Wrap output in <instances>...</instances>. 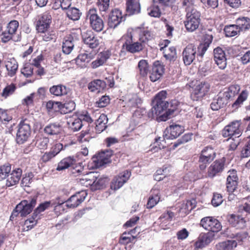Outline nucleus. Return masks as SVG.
<instances>
[{
    "instance_id": "58",
    "label": "nucleus",
    "mask_w": 250,
    "mask_h": 250,
    "mask_svg": "<svg viewBox=\"0 0 250 250\" xmlns=\"http://www.w3.org/2000/svg\"><path fill=\"white\" fill-rule=\"evenodd\" d=\"M97 6L101 12H106L110 5V0H98Z\"/></svg>"
},
{
    "instance_id": "16",
    "label": "nucleus",
    "mask_w": 250,
    "mask_h": 250,
    "mask_svg": "<svg viewBox=\"0 0 250 250\" xmlns=\"http://www.w3.org/2000/svg\"><path fill=\"white\" fill-rule=\"evenodd\" d=\"M52 18L50 14L45 12L38 17L36 28L38 32H43L50 28Z\"/></svg>"
},
{
    "instance_id": "6",
    "label": "nucleus",
    "mask_w": 250,
    "mask_h": 250,
    "mask_svg": "<svg viewBox=\"0 0 250 250\" xmlns=\"http://www.w3.org/2000/svg\"><path fill=\"white\" fill-rule=\"evenodd\" d=\"M186 20L185 25L187 30L193 32L196 30L200 22V13L197 10H190L186 12Z\"/></svg>"
},
{
    "instance_id": "54",
    "label": "nucleus",
    "mask_w": 250,
    "mask_h": 250,
    "mask_svg": "<svg viewBox=\"0 0 250 250\" xmlns=\"http://www.w3.org/2000/svg\"><path fill=\"white\" fill-rule=\"evenodd\" d=\"M143 48L142 43L136 42L128 45L126 44V50L128 52L134 53L140 52Z\"/></svg>"
},
{
    "instance_id": "53",
    "label": "nucleus",
    "mask_w": 250,
    "mask_h": 250,
    "mask_svg": "<svg viewBox=\"0 0 250 250\" xmlns=\"http://www.w3.org/2000/svg\"><path fill=\"white\" fill-rule=\"evenodd\" d=\"M138 66L140 74L143 76H146L149 70L147 62L145 60H141L139 61Z\"/></svg>"
},
{
    "instance_id": "4",
    "label": "nucleus",
    "mask_w": 250,
    "mask_h": 250,
    "mask_svg": "<svg viewBox=\"0 0 250 250\" xmlns=\"http://www.w3.org/2000/svg\"><path fill=\"white\" fill-rule=\"evenodd\" d=\"M184 131V127L179 125H172L167 128L163 135L164 138L158 137L155 139L154 145L156 147L157 146L159 149L164 148V146H161V141L165 139H173L180 136Z\"/></svg>"
},
{
    "instance_id": "41",
    "label": "nucleus",
    "mask_w": 250,
    "mask_h": 250,
    "mask_svg": "<svg viewBox=\"0 0 250 250\" xmlns=\"http://www.w3.org/2000/svg\"><path fill=\"white\" fill-rule=\"evenodd\" d=\"M61 131V125L59 124L56 123L49 124L44 128V132L51 135L58 134L60 133Z\"/></svg>"
},
{
    "instance_id": "25",
    "label": "nucleus",
    "mask_w": 250,
    "mask_h": 250,
    "mask_svg": "<svg viewBox=\"0 0 250 250\" xmlns=\"http://www.w3.org/2000/svg\"><path fill=\"white\" fill-rule=\"evenodd\" d=\"M22 173V170L20 168L14 169L7 177L6 183V186L11 187L17 184L21 179Z\"/></svg>"
},
{
    "instance_id": "51",
    "label": "nucleus",
    "mask_w": 250,
    "mask_h": 250,
    "mask_svg": "<svg viewBox=\"0 0 250 250\" xmlns=\"http://www.w3.org/2000/svg\"><path fill=\"white\" fill-rule=\"evenodd\" d=\"M12 117L8 115L6 111L0 108V121L2 122L3 124L6 125L7 123H10V127H11L15 124L14 123H12Z\"/></svg>"
},
{
    "instance_id": "48",
    "label": "nucleus",
    "mask_w": 250,
    "mask_h": 250,
    "mask_svg": "<svg viewBox=\"0 0 250 250\" xmlns=\"http://www.w3.org/2000/svg\"><path fill=\"white\" fill-rule=\"evenodd\" d=\"M107 122L106 116L102 114L96 121V130L100 132L104 130L106 127V124Z\"/></svg>"
},
{
    "instance_id": "34",
    "label": "nucleus",
    "mask_w": 250,
    "mask_h": 250,
    "mask_svg": "<svg viewBox=\"0 0 250 250\" xmlns=\"http://www.w3.org/2000/svg\"><path fill=\"white\" fill-rule=\"evenodd\" d=\"M240 89V88L239 85L233 84L227 88L226 91L221 92L223 93L224 97L229 102V100L231 99L239 93Z\"/></svg>"
},
{
    "instance_id": "52",
    "label": "nucleus",
    "mask_w": 250,
    "mask_h": 250,
    "mask_svg": "<svg viewBox=\"0 0 250 250\" xmlns=\"http://www.w3.org/2000/svg\"><path fill=\"white\" fill-rule=\"evenodd\" d=\"M142 103L141 99L136 94L128 96V106H136Z\"/></svg>"
},
{
    "instance_id": "49",
    "label": "nucleus",
    "mask_w": 250,
    "mask_h": 250,
    "mask_svg": "<svg viewBox=\"0 0 250 250\" xmlns=\"http://www.w3.org/2000/svg\"><path fill=\"white\" fill-rule=\"evenodd\" d=\"M157 4L153 2L147 9L148 15L152 17L159 18L161 16V11Z\"/></svg>"
},
{
    "instance_id": "40",
    "label": "nucleus",
    "mask_w": 250,
    "mask_h": 250,
    "mask_svg": "<svg viewBox=\"0 0 250 250\" xmlns=\"http://www.w3.org/2000/svg\"><path fill=\"white\" fill-rule=\"evenodd\" d=\"M161 51H163L164 57L169 61H174L176 58V50L174 47L168 48H161Z\"/></svg>"
},
{
    "instance_id": "60",
    "label": "nucleus",
    "mask_w": 250,
    "mask_h": 250,
    "mask_svg": "<svg viewBox=\"0 0 250 250\" xmlns=\"http://www.w3.org/2000/svg\"><path fill=\"white\" fill-rule=\"evenodd\" d=\"M48 202H53L54 203L51 204V207H54V210L55 212H57L58 210H59V211L61 210L62 211L64 210L63 204L64 202L62 201H60V199L57 198L55 200L49 201Z\"/></svg>"
},
{
    "instance_id": "47",
    "label": "nucleus",
    "mask_w": 250,
    "mask_h": 250,
    "mask_svg": "<svg viewBox=\"0 0 250 250\" xmlns=\"http://www.w3.org/2000/svg\"><path fill=\"white\" fill-rule=\"evenodd\" d=\"M42 34L41 36L42 40L45 42H49L55 40L56 38V32L50 28L44 30L43 32H38Z\"/></svg>"
},
{
    "instance_id": "35",
    "label": "nucleus",
    "mask_w": 250,
    "mask_h": 250,
    "mask_svg": "<svg viewBox=\"0 0 250 250\" xmlns=\"http://www.w3.org/2000/svg\"><path fill=\"white\" fill-rule=\"evenodd\" d=\"M237 245L236 240H229L217 244L216 245V250H233Z\"/></svg>"
},
{
    "instance_id": "46",
    "label": "nucleus",
    "mask_w": 250,
    "mask_h": 250,
    "mask_svg": "<svg viewBox=\"0 0 250 250\" xmlns=\"http://www.w3.org/2000/svg\"><path fill=\"white\" fill-rule=\"evenodd\" d=\"M125 183V174L115 177L112 181L110 185L111 188L115 190L122 187Z\"/></svg>"
},
{
    "instance_id": "44",
    "label": "nucleus",
    "mask_w": 250,
    "mask_h": 250,
    "mask_svg": "<svg viewBox=\"0 0 250 250\" xmlns=\"http://www.w3.org/2000/svg\"><path fill=\"white\" fill-rule=\"evenodd\" d=\"M92 59L91 54L85 53L80 54L76 58V62L81 67H85L86 64Z\"/></svg>"
},
{
    "instance_id": "7",
    "label": "nucleus",
    "mask_w": 250,
    "mask_h": 250,
    "mask_svg": "<svg viewBox=\"0 0 250 250\" xmlns=\"http://www.w3.org/2000/svg\"><path fill=\"white\" fill-rule=\"evenodd\" d=\"M216 157V152L212 147L207 146L202 149L199 157V167L204 170L208 164L211 162Z\"/></svg>"
},
{
    "instance_id": "21",
    "label": "nucleus",
    "mask_w": 250,
    "mask_h": 250,
    "mask_svg": "<svg viewBox=\"0 0 250 250\" xmlns=\"http://www.w3.org/2000/svg\"><path fill=\"white\" fill-rule=\"evenodd\" d=\"M224 166L225 160L224 159L216 160L208 168V177L213 178L222 172L224 168Z\"/></svg>"
},
{
    "instance_id": "27",
    "label": "nucleus",
    "mask_w": 250,
    "mask_h": 250,
    "mask_svg": "<svg viewBox=\"0 0 250 250\" xmlns=\"http://www.w3.org/2000/svg\"><path fill=\"white\" fill-rule=\"evenodd\" d=\"M126 6V16L137 14L140 12V5L137 0H127Z\"/></svg>"
},
{
    "instance_id": "5",
    "label": "nucleus",
    "mask_w": 250,
    "mask_h": 250,
    "mask_svg": "<svg viewBox=\"0 0 250 250\" xmlns=\"http://www.w3.org/2000/svg\"><path fill=\"white\" fill-rule=\"evenodd\" d=\"M86 19L89 21L90 27L96 32H101L104 27L103 19L98 15L95 8L90 9L86 12Z\"/></svg>"
},
{
    "instance_id": "43",
    "label": "nucleus",
    "mask_w": 250,
    "mask_h": 250,
    "mask_svg": "<svg viewBox=\"0 0 250 250\" xmlns=\"http://www.w3.org/2000/svg\"><path fill=\"white\" fill-rule=\"evenodd\" d=\"M224 30L226 36L229 37H234L241 32L236 24L226 25Z\"/></svg>"
},
{
    "instance_id": "36",
    "label": "nucleus",
    "mask_w": 250,
    "mask_h": 250,
    "mask_svg": "<svg viewBox=\"0 0 250 250\" xmlns=\"http://www.w3.org/2000/svg\"><path fill=\"white\" fill-rule=\"evenodd\" d=\"M5 67L8 71V75L10 77H13L16 73L18 64L14 58H10L6 62Z\"/></svg>"
},
{
    "instance_id": "42",
    "label": "nucleus",
    "mask_w": 250,
    "mask_h": 250,
    "mask_svg": "<svg viewBox=\"0 0 250 250\" xmlns=\"http://www.w3.org/2000/svg\"><path fill=\"white\" fill-rule=\"evenodd\" d=\"M75 108V104L72 101L66 102L64 104L61 103L59 106V111L62 114H67L71 112Z\"/></svg>"
},
{
    "instance_id": "1",
    "label": "nucleus",
    "mask_w": 250,
    "mask_h": 250,
    "mask_svg": "<svg viewBox=\"0 0 250 250\" xmlns=\"http://www.w3.org/2000/svg\"><path fill=\"white\" fill-rule=\"evenodd\" d=\"M167 93L162 90L155 97L152 103L153 106L148 112L147 116L149 118L156 117L158 122L166 121L170 117L178 105L176 100H172L170 103L166 101Z\"/></svg>"
},
{
    "instance_id": "17",
    "label": "nucleus",
    "mask_w": 250,
    "mask_h": 250,
    "mask_svg": "<svg viewBox=\"0 0 250 250\" xmlns=\"http://www.w3.org/2000/svg\"><path fill=\"white\" fill-rule=\"evenodd\" d=\"M87 193L85 191L82 190L72 195L66 201L65 206L69 208L77 207L85 199Z\"/></svg>"
},
{
    "instance_id": "20",
    "label": "nucleus",
    "mask_w": 250,
    "mask_h": 250,
    "mask_svg": "<svg viewBox=\"0 0 250 250\" xmlns=\"http://www.w3.org/2000/svg\"><path fill=\"white\" fill-rule=\"evenodd\" d=\"M122 12L118 9H113L108 15L107 24L110 28H116L122 21Z\"/></svg>"
},
{
    "instance_id": "55",
    "label": "nucleus",
    "mask_w": 250,
    "mask_h": 250,
    "mask_svg": "<svg viewBox=\"0 0 250 250\" xmlns=\"http://www.w3.org/2000/svg\"><path fill=\"white\" fill-rule=\"evenodd\" d=\"M51 204H54L53 202H49L45 201L39 205V206L35 209L34 216H38L42 212L44 211L46 209H48L51 207Z\"/></svg>"
},
{
    "instance_id": "23",
    "label": "nucleus",
    "mask_w": 250,
    "mask_h": 250,
    "mask_svg": "<svg viewBox=\"0 0 250 250\" xmlns=\"http://www.w3.org/2000/svg\"><path fill=\"white\" fill-rule=\"evenodd\" d=\"M162 186L160 184H156L151 190V196L147 203V208H152L160 201V190Z\"/></svg>"
},
{
    "instance_id": "62",
    "label": "nucleus",
    "mask_w": 250,
    "mask_h": 250,
    "mask_svg": "<svg viewBox=\"0 0 250 250\" xmlns=\"http://www.w3.org/2000/svg\"><path fill=\"white\" fill-rule=\"evenodd\" d=\"M195 0H183L182 5L185 7L186 12L190 10H197L194 7Z\"/></svg>"
},
{
    "instance_id": "30",
    "label": "nucleus",
    "mask_w": 250,
    "mask_h": 250,
    "mask_svg": "<svg viewBox=\"0 0 250 250\" xmlns=\"http://www.w3.org/2000/svg\"><path fill=\"white\" fill-rule=\"evenodd\" d=\"M109 58V54L106 52H101L98 54L96 59L93 61L90 66L93 69H96L104 65Z\"/></svg>"
},
{
    "instance_id": "24",
    "label": "nucleus",
    "mask_w": 250,
    "mask_h": 250,
    "mask_svg": "<svg viewBox=\"0 0 250 250\" xmlns=\"http://www.w3.org/2000/svg\"><path fill=\"white\" fill-rule=\"evenodd\" d=\"M164 72V66L159 61L154 62L150 72L149 78L151 81L155 82L158 80Z\"/></svg>"
},
{
    "instance_id": "3",
    "label": "nucleus",
    "mask_w": 250,
    "mask_h": 250,
    "mask_svg": "<svg viewBox=\"0 0 250 250\" xmlns=\"http://www.w3.org/2000/svg\"><path fill=\"white\" fill-rule=\"evenodd\" d=\"M36 203V198L21 201L16 206L15 209L13 211L10 216V220H13L19 215L21 217L26 216L32 211Z\"/></svg>"
},
{
    "instance_id": "63",
    "label": "nucleus",
    "mask_w": 250,
    "mask_h": 250,
    "mask_svg": "<svg viewBox=\"0 0 250 250\" xmlns=\"http://www.w3.org/2000/svg\"><path fill=\"white\" fill-rule=\"evenodd\" d=\"M110 102V98L107 96H102L98 101L95 103V105L99 107H104L109 104Z\"/></svg>"
},
{
    "instance_id": "61",
    "label": "nucleus",
    "mask_w": 250,
    "mask_h": 250,
    "mask_svg": "<svg viewBox=\"0 0 250 250\" xmlns=\"http://www.w3.org/2000/svg\"><path fill=\"white\" fill-rule=\"evenodd\" d=\"M247 98V93L245 91L242 92L241 94L238 96L237 99L232 104V107L235 108H237L243 102L246 100Z\"/></svg>"
},
{
    "instance_id": "18",
    "label": "nucleus",
    "mask_w": 250,
    "mask_h": 250,
    "mask_svg": "<svg viewBox=\"0 0 250 250\" xmlns=\"http://www.w3.org/2000/svg\"><path fill=\"white\" fill-rule=\"evenodd\" d=\"M214 237V234L212 232L200 234L194 244V249L198 250L205 247L213 240Z\"/></svg>"
},
{
    "instance_id": "8",
    "label": "nucleus",
    "mask_w": 250,
    "mask_h": 250,
    "mask_svg": "<svg viewBox=\"0 0 250 250\" xmlns=\"http://www.w3.org/2000/svg\"><path fill=\"white\" fill-rule=\"evenodd\" d=\"M200 225L204 229L212 233L217 232L222 229L220 222L217 219L210 216L203 218L201 220Z\"/></svg>"
},
{
    "instance_id": "10",
    "label": "nucleus",
    "mask_w": 250,
    "mask_h": 250,
    "mask_svg": "<svg viewBox=\"0 0 250 250\" xmlns=\"http://www.w3.org/2000/svg\"><path fill=\"white\" fill-rule=\"evenodd\" d=\"M197 49L195 45L189 44L187 45L183 50L182 53L183 60L186 65H190L195 59L196 57H200L199 52L197 53ZM198 52L199 51L198 50Z\"/></svg>"
},
{
    "instance_id": "26",
    "label": "nucleus",
    "mask_w": 250,
    "mask_h": 250,
    "mask_svg": "<svg viewBox=\"0 0 250 250\" xmlns=\"http://www.w3.org/2000/svg\"><path fill=\"white\" fill-rule=\"evenodd\" d=\"M228 103L223 93L220 92L210 104V108L212 110L216 111L224 107Z\"/></svg>"
},
{
    "instance_id": "14",
    "label": "nucleus",
    "mask_w": 250,
    "mask_h": 250,
    "mask_svg": "<svg viewBox=\"0 0 250 250\" xmlns=\"http://www.w3.org/2000/svg\"><path fill=\"white\" fill-rule=\"evenodd\" d=\"M136 34H139L140 40L142 42H145L151 38L150 32L147 29L142 27H137L135 29L129 28L127 29V37L131 40Z\"/></svg>"
},
{
    "instance_id": "9",
    "label": "nucleus",
    "mask_w": 250,
    "mask_h": 250,
    "mask_svg": "<svg viewBox=\"0 0 250 250\" xmlns=\"http://www.w3.org/2000/svg\"><path fill=\"white\" fill-rule=\"evenodd\" d=\"M241 120H235L226 125L222 130V134L224 137H229L234 136L235 137H239L242 132L240 128Z\"/></svg>"
},
{
    "instance_id": "31",
    "label": "nucleus",
    "mask_w": 250,
    "mask_h": 250,
    "mask_svg": "<svg viewBox=\"0 0 250 250\" xmlns=\"http://www.w3.org/2000/svg\"><path fill=\"white\" fill-rule=\"evenodd\" d=\"M68 91L69 88L63 84L53 85L49 88L50 94L57 97L66 95Z\"/></svg>"
},
{
    "instance_id": "28",
    "label": "nucleus",
    "mask_w": 250,
    "mask_h": 250,
    "mask_svg": "<svg viewBox=\"0 0 250 250\" xmlns=\"http://www.w3.org/2000/svg\"><path fill=\"white\" fill-rule=\"evenodd\" d=\"M228 221L232 226L237 229H243L246 226V221L240 215L231 214L228 216Z\"/></svg>"
},
{
    "instance_id": "39",
    "label": "nucleus",
    "mask_w": 250,
    "mask_h": 250,
    "mask_svg": "<svg viewBox=\"0 0 250 250\" xmlns=\"http://www.w3.org/2000/svg\"><path fill=\"white\" fill-rule=\"evenodd\" d=\"M106 87V82L101 80H95L90 82L88 84V89L92 92L104 89Z\"/></svg>"
},
{
    "instance_id": "19",
    "label": "nucleus",
    "mask_w": 250,
    "mask_h": 250,
    "mask_svg": "<svg viewBox=\"0 0 250 250\" xmlns=\"http://www.w3.org/2000/svg\"><path fill=\"white\" fill-rule=\"evenodd\" d=\"M214 60L215 63L221 69H224L227 66V58L224 50L217 47L213 50Z\"/></svg>"
},
{
    "instance_id": "59",
    "label": "nucleus",
    "mask_w": 250,
    "mask_h": 250,
    "mask_svg": "<svg viewBox=\"0 0 250 250\" xmlns=\"http://www.w3.org/2000/svg\"><path fill=\"white\" fill-rule=\"evenodd\" d=\"M34 174L32 172L28 173L22 178L21 185L22 187H29L33 182Z\"/></svg>"
},
{
    "instance_id": "22",
    "label": "nucleus",
    "mask_w": 250,
    "mask_h": 250,
    "mask_svg": "<svg viewBox=\"0 0 250 250\" xmlns=\"http://www.w3.org/2000/svg\"><path fill=\"white\" fill-rule=\"evenodd\" d=\"M229 175L227 179V189L228 192H233L237 186L238 177L237 171L232 169L228 171Z\"/></svg>"
},
{
    "instance_id": "32",
    "label": "nucleus",
    "mask_w": 250,
    "mask_h": 250,
    "mask_svg": "<svg viewBox=\"0 0 250 250\" xmlns=\"http://www.w3.org/2000/svg\"><path fill=\"white\" fill-rule=\"evenodd\" d=\"M84 170L85 169H84ZM84 172L85 173L84 174L79 175L84 176L83 178L79 179V182L80 184L86 187L89 186H93V184L96 182L95 181L93 180L94 173L92 172L87 173L85 170H84Z\"/></svg>"
},
{
    "instance_id": "50",
    "label": "nucleus",
    "mask_w": 250,
    "mask_h": 250,
    "mask_svg": "<svg viewBox=\"0 0 250 250\" xmlns=\"http://www.w3.org/2000/svg\"><path fill=\"white\" fill-rule=\"evenodd\" d=\"M66 14L69 19L73 21H77L80 19L81 13L78 9L72 7L67 10Z\"/></svg>"
},
{
    "instance_id": "33",
    "label": "nucleus",
    "mask_w": 250,
    "mask_h": 250,
    "mask_svg": "<svg viewBox=\"0 0 250 250\" xmlns=\"http://www.w3.org/2000/svg\"><path fill=\"white\" fill-rule=\"evenodd\" d=\"M213 37L211 35L207 34L204 36V42L201 43L198 47L199 55L201 58L203 56L206 51L207 50L210 44L211 43Z\"/></svg>"
},
{
    "instance_id": "57",
    "label": "nucleus",
    "mask_w": 250,
    "mask_h": 250,
    "mask_svg": "<svg viewBox=\"0 0 250 250\" xmlns=\"http://www.w3.org/2000/svg\"><path fill=\"white\" fill-rule=\"evenodd\" d=\"M11 171V166L9 164H5L0 167V181L8 177Z\"/></svg>"
},
{
    "instance_id": "29",
    "label": "nucleus",
    "mask_w": 250,
    "mask_h": 250,
    "mask_svg": "<svg viewBox=\"0 0 250 250\" xmlns=\"http://www.w3.org/2000/svg\"><path fill=\"white\" fill-rule=\"evenodd\" d=\"M83 40L86 44L91 48H96L100 43V40L92 33H86L83 36Z\"/></svg>"
},
{
    "instance_id": "2",
    "label": "nucleus",
    "mask_w": 250,
    "mask_h": 250,
    "mask_svg": "<svg viewBox=\"0 0 250 250\" xmlns=\"http://www.w3.org/2000/svg\"><path fill=\"white\" fill-rule=\"evenodd\" d=\"M71 167V173L74 176L84 174V168L82 163H76V160L73 156H69L62 159L58 164L57 170H63Z\"/></svg>"
},
{
    "instance_id": "56",
    "label": "nucleus",
    "mask_w": 250,
    "mask_h": 250,
    "mask_svg": "<svg viewBox=\"0 0 250 250\" xmlns=\"http://www.w3.org/2000/svg\"><path fill=\"white\" fill-rule=\"evenodd\" d=\"M40 218L38 216H34V212L33 213L32 217L28 218L24 222V227L27 228V230L32 229L37 224L38 220Z\"/></svg>"
},
{
    "instance_id": "11",
    "label": "nucleus",
    "mask_w": 250,
    "mask_h": 250,
    "mask_svg": "<svg viewBox=\"0 0 250 250\" xmlns=\"http://www.w3.org/2000/svg\"><path fill=\"white\" fill-rule=\"evenodd\" d=\"M210 89V85L207 82H201L196 86L190 97L193 101L201 100L208 92Z\"/></svg>"
},
{
    "instance_id": "13",
    "label": "nucleus",
    "mask_w": 250,
    "mask_h": 250,
    "mask_svg": "<svg viewBox=\"0 0 250 250\" xmlns=\"http://www.w3.org/2000/svg\"><path fill=\"white\" fill-rule=\"evenodd\" d=\"M113 151L110 149H106L99 152L93 158V161L96 167H100L109 163Z\"/></svg>"
},
{
    "instance_id": "45",
    "label": "nucleus",
    "mask_w": 250,
    "mask_h": 250,
    "mask_svg": "<svg viewBox=\"0 0 250 250\" xmlns=\"http://www.w3.org/2000/svg\"><path fill=\"white\" fill-rule=\"evenodd\" d=\"M174 217V213L170 211H167L166 212L164 213L159 218L161 227L167 226Z\"/></svg>"
},
{
    "instance_id": "64",
    "label": "nucleus",
    "mask_w": 250,
    "mask_h": 250,
    "mask_svg": "<svg viewBox=\"0 0 250 250\" xmlns=\"http://www.w3.org/2000/svg\"><path fill=\"white\" fill-rule=\"evenodd\" d=\"M250 156V138L247 141L241 151V157L247 158Z\"/></svg>"
},
{
    "instance_id": "12",
    "label": "nucleus",
    "mask_w": 250,
    "mask_h": 250,
    "mask_svg": "<svg viewBox=\"0 0 250 250\" xmlns=\"http://www.w3.org/2000/svg\"><path fill=\"white\" fill-rule=\"evenodd\" d=\"M31 134L30 127L29 125L21 123L17 132L16 141L19 144H22L26 142Z\"/></svg>"
},
{
    "instance_id": "37",
    "label": "nucleus",
    "mask_w": 250,
    "mask_h": 250,
    "mask_svg": "<svg viewBox=\"0 0 250 250\" xmlns=\"http://www.w3.org/2000/svg\"><path fill=\"white\" fill-rule=\"evenodd\" d=\"M67 124L68 128L73 131L79 130L83 125L81 119H79L78 116L69 118L67 122Z\"/></svg>"
},
{
    "instance_id": "38",
    "label": "nucleus",
    "mask_w": 250,
    "mask_h": 250,
    "mask_svg": "<svg viewBox=\"0 0 250 250\" xmlns=\"http://www.w3.org/2000/svg\"><path fill=\"white\" fill-rule=\"evenodd\" d=\"M235 24L240 32L250 28V19L247 17H240L235 20Z\"/></svg>"
},
{
    "instance_id": "15",
    "label": "nucleus",
    "mask_w": 250,
    "mask_h": 250,
    "mask_svg": "<svg viewBox=\"0 0 250 250\" xmlns=\"http://www.w3.org/2000/svg\"><path fill=\"white\" fill-rule=\"evenodd\" d=\"M78 39L72 34L66 36L63 39L62 44V52L68 55L72 51L74 47L77 45Z\"/></svg>"
}]
</instances>
